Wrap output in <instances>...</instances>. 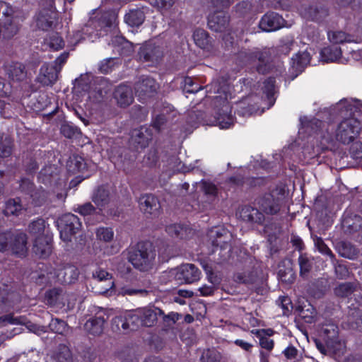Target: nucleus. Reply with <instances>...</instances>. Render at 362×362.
Here are the masks:
<instances>
[{
	"mask_svg": "<svg viewBox=\"0 0 362 362\" xmlns=\"http://www.w3.org/2000/svg\"><path fill=\"white\" fill-rule=\"evenodd\" d=\"M156 257L155 250L149 243H139L129 252V261L141 270H148L151 267Z\"/></svg>",
	"mask_w": 362,
	"mask_h": 362,
	"instance_id": "nucleus-1",
	"label": "nucleus"
},
{
	"mask_svg": "<svg viewBox=\"0 0 362 362\" xmlns=\"http://www.w3.org/2000/svg\"><path fill=\"white\" fill-rule=\"evenodd\" d=\"M361 130V122L354 117L342 119L335 131V139L344 144H348L356 139Z\"/></svg>",
	"mask_w": 362,
	"mask_h": 362,
	"instance_id": "nucleus-2",
	"label": "nucleus"
},
{
	"mask_svg": "<svg viewBox=\"0 0 362 362\" xmlns=\"http://www.w3.org/2000/svg\"><path fill=\"white\" fill-rule=\"evenodd\" d=\"M68 52L62 53L52 64H45L40 69L37 80L44 86L52 85L58 79V75L63 65L66 62Z\"/></svg>",
	"mask_w": 362,
	"mask_h": 362,
	"instance_id": "nucleus-3",
	"label": "nucleus"
},
{
	"mask_svg": "<svg viewBox=\"0 0 362 362\" xmlns=\"http://www.w3.org/2000/svg\"><path fill=\"white\" fill-rule=\"evenodd\" d=\"M13 8L8 4L0 1V35L9 38L18 31V25L13 18Z\"/></svg>",
	"mask_w": 362,
	"mask_h": 362,
	"instance_id": "nucleus-4",
	"label": "nucleus"
},
{
	"mask_svg": "<svg viewBox=\"0 0 362 362\" xmlns=\"http://www.w3.org/2000/svg\"><path fill=\"white\" fill-rule=\"evenodd\" d=\"M158 88V84L153 78L142 76L135 83V94L139 101L144 103L155 95Z\"/></svg>",
	"mask_w": 362,
	"mask_h": 362,
	"instance_id": "nucleus-5",
	"label": "nucleus"
},
{
	"mask_svg": "<svg viewBox=\"0 0 362 362\" xmlns=\"http://www.w3.org/2000/svg\"><path fill=\"white\" fill-rule=\"evenodd\" d=\"M245 63L255 68L260 74H265L269 69V53L267 50H255L245 54Z\"/></svg>",
	"mask_w": 362,
	"mask_h": 362,
	"instance_id": "nucleus-6",
	"label": "nucleus"
},
{
	"mask_svg": "<svg viewBox=\"0 0 362 362\" xmlns=\"http://www.w3.org/2000/svg\"><path fill=\"white\" fill-rule=\"evenodd\" d=\"M60 236L64 242L70 241L71 235L76 234L81 226L79 218L71 214L64 215L60 219Z\"/></svg>",
	"mask_w": 362,
	"mask_h": 362,
	"instance_id": "nucleus-7",
	"label": "nucleus"
},
{
	"mask_svg": "<svg viewBox=\"0 0 362 362\" xmlns=\"http://www.w3.org/2000/svg\"><path fill=\"white\" fill-rule=\"evenodd\" d=\"M212 233H214L217 236V238L213 240L215 252L219 251L221 259L223 261L227 260L230 257L231 252V246L228 243L230 236L229 233L223 228H216Z\"/></svg>",
	"mask_w": 362,
	"mask_h": 362,
	"instance_id": "nucleus-8",
	"label": "nucleus"
},
{
	"mask_svg": "<svg viewBox=\"0 0 362 362\" xmlns=\"http://www.w3.org/2000/svg\"><path fill=\"white\" fill-rule=\"evenodd\" d=\"M36 27L47 31L55 27L57 23V13L54 9L44 8L35 16Z\"/></svg>",
	"mask_w": 362,
	"mask_h": 362,
	"instance_id": "nucleus-9",
	"label": "nucleus"
},
{
	"mask_svg": "<svg viewBox=\"0 0 362 362\" xmlns=\"http://www.w3.org/2000/svg\"><path fill=\"white\" fill-rule=\"evenodd\" d=\"M152 139V132L149 127H141L132 132L130 144L136 150L147 147Z\"/></svg>",
	"mask_w": 362,
	"mask_h": 362,
	"instance_id": "nucleus-10",
	"label": "nucleus"
},
{
	"mask_svg": "<svg viewBox=\"0 0 362 362\" xmlns=\"http://www.w3.org/2000/svg\"><path fill=\"white\" fill-rule=\"evenodd\" d=\"M176 279L186 284H192L199 279L201 272L192 264H185L177 268L175 273Z\"/></svg>",
	"mask_w": 362,
	"mask_h": 362,
	"instance_id": "nucleus-11",
	"label": "nucleus"
},
{
	"mask_svg": "<svg viewBox=\"0 0 362 362\" xmlns=\"http://www.w3.org/2000/svg\"><path fill=\"white\" fill-rule=\"evenodd\" d=\"M109 318L107 311L102 309L93 318L88 320L84 325L85 329L91 334L99 335L103 331L104 324Z\"/></svg>",
	"mask_w": 362,
	"mask_h": 362,
	"instance_id": "nucleus-12",
	"label": "nucleus"
},
{
	"mask_svg": "<svg viewBox=\"0 0 362 362\" xmlns=\"http://www.w3.org/2000/svg\"><path fill=\"white\" fill-rule=\"evenodd\" d=\"M310 56L307 51L299 52L291 59V66L289 69L290 77L293 80L296 78L310 63Z\"/></svg>",
	"mask_w": 362,
	"mask_h": 362,
	"instance_id": "nucleus-13",
	"label": "nucleus"
},
{
	"mask_svg": "<svg viewBox=\"0 0 362 362\" xmlns=\"http://www.w3.org/2000/svg\"><path fill=\"white\" fill-rule=\"evenodd\" d=\"M139 207L141 211L147 216H156L159 214L160 208L158 199L152 194L141 196L139 200Z\"/></svg>",
	"mask_w": 362,
	"mask_h": 362,
	"instance_id": "nucleus-14",
	"label": "nucleus"
},
{
	"mask_svg": "<svg viewBox=\"0 0 362 362\" xmlns=\"http://www.w3.org/2000/svg\"><path fill=\"white\" fill-rule=\"evenodd\" d=\"M9 249L15 255L19 257H24L28 252L26 234L23 233H11Z\"/></svg>",
	"mask_w": 362,
	"mask_h": 362,
	"instance_id": "nucleus-15",
	"label": "nucleus"
},
{
	"mask_svg": "<svg viewBox=\"0 0 362 362\" xmlns=\"http://www.w3.org/2000/svg\"><path fill=\"white\" fill-rule=\"evenodd\" d=\"M0 296L3 309L6 311L13 308L21 301L20 295L7 285H4L3 288H0Z\"/></svg>",
	"mask_w": 362,
	"mask_h": 362,
	"instance_id": "nucleus-16",
	"label": "nucleus"
},
{
	"mask_svg": "<svg viewBox=\"0 0 362 362\" xmlns=\"http://www.w3.org/2000/svg\"><path fill=\"white\" fill-rule=\"evenodd\" d=\"M284 19L276 13L265 14L259 22V28L266 32L274 31L283 26Z\"/></svg>",
	"mask_w": 362,
	"mask_h": 362,
	"instance_id": "nucleus-17",
	"label": "nucleus"
},
{
	"mask_svg": "<svg viewBox=\"0 0 362 362\" xmlns=\"http://www.w3.org/2000/svg\"><path fill=\"white\" fill-rule=\"evenodd\" d=\"M93 277L94 279L97 280L99 284L103 282L105 284V287L95 291L98 293L106 294L112 289L115 286L112 274L101 268H97L93 272Z\"/></svg>",
	"mask_w": 362,
	"mask_h": 362,
	"instance_id": "nucleus-18",
	"label": "nucleus"
},
{
	"mask_svg": "<svg viewBox=\"0 0 362 362\" xmlns=\"http://www.w3.org/2000/svg\"><path fill=\"white\" fill-rule=\"evenodd\" d=\"M229 22V18L223 11H218L208 17L209 28L216 32L223 31Z\"/></svg>",
	"mask_w": 362,
	"mask_h": 362,
	"instance_id": "nucleus-19",
	"label": "nucleus"
},
{
	"mask_svg": "<svg viewBox=\"0 0 362 362\" xmlns=\"http://www.w3.org/2000/svg\"><path fill=\"white\" fill-rule=\"evenodd\" d=\"M113 95L117 103L122 107L129 106L134 100L132 88L127 85L118 86L114 91Z\"/></svg>",
	"mask_w": 362,
	"mask_h": 362,
	"instance_id": "nucleus-20",
	"label": "nucleus"
},
{
	"mask_svg": "<svg viewBox=\"0 0 362 362\" xmlns=\"http://www.w3.org/2000/svg\"><path fill=\"white\" fill-rule=\"evenodd\" d=\"M78 270L74 265L60 267L56 272L57 281L62 284H72L78 276Z\"/></svg>",
	"mask_w": 362,
	"mask_h": 362,
	"instance_id": "nucleus-21",
	"label": "nucleus"
},
{
	"mask_svg": "<svg viewBox=\"0 0 362 362\" xmlns=\"http://www.w3.org/2000/svg\"><path fill=\"white\" fill-rule=\"evenodd\" d=\"M1 322H6L13 325H24L26 328L30 331L38 335H40L46 332L45 327L42 326H38L35 324H33L30 322H25V319L24 317H13L11 315L2 316L0 317Z\"/></svg>",
	"mask_w": 362,
	"mask_h": 362,
	"instance_id": "nucleus-22",
	"label": "nucleus"
},
{
	"mask_svg": "<svg viewBox=\"0 0 362 362\" xmlns=\"http://www.w3.org/2000/svg\"><path fill=\"white\" fill-rule=\"evenodd\" d=\"M33 252L40 258L47 257L52 252L51 238L48 235H42L36 238L33 245Z\"/></svg>",
	"mask_w": 362,
	"mask_h": 362,
	"instance_id": "nucleus-23",
	"label": "nucleus"
},
{
	"mask_svg": "<svg viewBox=\"0 0 362 362\" xmlns=\"http://www.w3.org/2000/svg\"><path fill=\"white\" fill-rule=\"evenodd\" d=\"M237 215L244 221L254 222L261 223L264 218L262 213L259 212L257 209L245 206L242 207Z\"/></svg>",
	"mask_w": 362,
	"mask_h": 362,
	"instance_id": "nucleus-24",
	"label": "nucleus"
},
{
	"mask_svg": "<svg viewBox=\"0 0 362 362\" xmlns=\"http://www.w3.org/2000/svg\"><path fill=\"white\" fill-rule=\"evenodd\" d=\"M6 72L11 80L16 81H23L27 75L25 66L18 62H12L6 65Z\"/></svg>",
	"mask_w": 362,
	"mask_h": 362,
	"instance_id": "nucleus-25",
	"label": "nucleus"
},
{
	"mask_svg": "<svg viewBox=\"0 0 362 362\" xmlns=\"http://www.w3.org/2000/svg\"><path fill=\"white\" fill-rule=\"evenodd\" d=\"M138 310L141 315V325L146 327H152L157 321L158 315H163V311L160 309L143 308Z\"/></svg>",
	"mask_w": 362,
	"mask_h": 362,
	"instance_id": "nucleus-26",
	"label": "nucleus"
},
{
	"mask_svg": "<svg viewBox=\"0 0 362 362\" xmlns=\"http://www.w3.org/2000/svg\"><path fill=\"white\" fill-rule=\"evenodd\" d=\"M92 201L100 210H102L110 201L109 189L103 186L98 187L93 194Z\"/></svg>",
	"mask_w": 362,
	"mask_h": 362,
	"instance_id": "nucleus-27",
	"label": "nucleus"
},
{
	"mask_svg": "<svg viewBox=\"0 0 362 362\" xmlns=\"http://www.w3.org/2000/svg\"><path fill=\"white\" fill-rule=\"evenodd\" d=\"M290 260L282 262V265H279L278 276L281 281L285 284H292L295 280V273L291 267Z\"/></svg>",
	"mask_w": 362,
	"mask_h": 362,
	"instance_id": "nucleus-28",
	"label": "nucleus"
},
{
	"mask_svg": "<svg viewBox=\"0 0 362 362\" xmlns=\"http://www.w3.org/2000/svg\"><path fill=\"white\" fill-rule=\"evenodd\" d=\"M139 54L146 62H157L162 57L160 48L151 44L142 47Z\"/></svg>",
	"mask_w": 362,
	"mask_h": 362,
	"instance_id": "nucleus-29",
	"label": "nucleus"
},
{
	"mask_svg": "<svg viewBox=\"0 0 362 362\" xmlns=\"http://www.w3.org/2000/svg\"><path fill=\"white\" fill-rule=\"evenodd\" d=\"M261 209L267 214H274L280 209V201L271 194L267 195L260 202Z\"/></svg>",
	"mask_w": 362,
	"mask_h": 362,
	"instance_id": "nucleus-30",
	"label": "nucleus"
},
{
	"mask_svg": "<svg viewBox=\"0 0 362 362\" xmlns=\"http://www.w3.org/2000/svg\"><path fill=\"white\" fill-rule=\"evenodd\" d=\"M322 59L325 62H334L341 55V50L338 47L330 46L323 48L320 52Z\"/></svg>",
	"mask_w": 362,
	"mask_h": 362,
	"instance_id": "nucleus-31",
	"label": "nucleus"
},
{
	"mask_svg": "<svg viewBox=\"0 0 362 362\" xmlns=\"http://www.w3.org/2000/svg\"><path fill=\"white\" fill-rule=\"evenodd\" d=\"M46 224L42 218H37L33 221L28 226L29 233L36 238H41L42 235H47L45 234Z\"/></svg>",
	"mask_w": 362,
	"mask_h": 362,
	"instance_id": "nucleus-32",
	"label": "nucleus"
},
{
	"mask_svg": "<svg viewBox=\"0 0 362 362\" xmlns=\"http://www.w3.org/2000/svg\"><path fill=\"white\" fill-rule=\"evenodd\" d=\"M358 287V283L346 282L338 285L334 288L336 296L341 298L348 297L352 294Z\"/></svg>",
	"mask_w": 362,
	"mask_h": 362,
	"instance_id": "nucleus-33",
	"label": "nucleus"
},
{
	"mask_svg": "<svg viewBox=\"0 0 362 362\" xmlns=\"http://www.w3.org/2000/svg\"><path fill=\"white\" fill-rule=\"evenodd\" d=\"M144 13L141 10L130 11L124 17L125 22L130 26H139L144 21Z\"/></svg>",
	"mask_w": 362,
	"mask_h": 362,
	"instance_id": "nucleus-34",
	"label": "nucleus"
},
{
	"mask_svg": "<svg viewBox=\"0 0 362 362\" xmlns=\"http://www.w3.org/2000/svg\"><path fill=\"white\" fill-rule=\"evenodd\" d=\"M13 147V141L7 135H0V158H7L11 156Z\"/></svg>",
	"mask_w": 362,
	"mask_h": 362,
	"instance_id": "nucleus-35",
	"label": "nucleus"
},
{
	"mask_svg": "<svg viewBox=\"0 0 362 362\" xmlns=\"http://www.w3.org/2000/svg\"><path fill=\"white\" fill-rule=\"evenodd\" d=\"M193 38L195 44L202 49H209L210 40L208 33L203 29H197L194 32Z\"/></svg>",
	"mask_w": 362,
	"mask_h": 362,
	"instance_id": "nucleus-36",
	"label": "nucleus"
},
{
	"mask_svg": "<svg viewBox=\"0 0 362 362\" xmlns=\"http://www.w3.org/2000/svg\"><path fill=\"white\" fill-rule=\"evenodd\" d=\"M327 35L329 42L332 44L353 42L351 36L341 30L329 31Z\"/></svg>",
	"mask_w": 362,
	"mask_h": 362,
	"instance_id": "nucleus-37",
	"label": "nucleus"
},
{
	"mask_svg": "<svg viewBox=\"0 0 362 362\" xmlns=\"http://www.w3.org/2000/svg\"><path fill=\"white\" fill-rule=\"evenodd\" d=\"M165 230L170 236L182 239L187 237L189 230L180 224H170L167 226Z\"/></svg>",
	"mask_w": 362,
	"mask_h": 362,
	"instance_id": "nucleus-38",
	"label": "nucleus"
},
{
	"mask_svg": "<svg viewBox=\"0 0 362 362\" xmlns=\"http://www.w3.org/2000/svg\"><path fill=\"white\" fill-rule=\"evenodd\" d=\"M309 14L314 21H321L328 16L327 8L322 4L311 6Z\"/></svg>",
	"mask_w": 362,
	"mask_h": 362,
	"instance_id": "nucleus-39",
	"label": "nucleus"
},
{
	"mask_svg": "<svg viewBox=\"0 0 362 362\" xmlns=\"http://www.w3.org/2000/svg\"><path fill=\"white\" fill-rule=\"evenodd\" d=\"M126 324L128 325L127 327V332L136 330L140 325L141 323V315L139 313V310H136L134 313H131L124 317Z\"/></svg>",
	"mask_w": 362,
	"mask_h": 362,
	"instance_id": "nucleus-40",
	"label": "nucleus"
},
{
	"mask_svg": "<svg viewBox=\"0 0 362 362\" xmlns=\"http://www.w3.org/2000/svg\"><path fill=\"white\" fill-rule=\"evenodd\" d=\"M22 209V205L18 199H10L6 202L4 211L6 216H17Z\"/></svg>",
	"mask_w": 362,
	"mask_h": 362,
	"instance_id": "nucleus-41",
	"label": "nucleus"
},
{
	"mask_svg": "<svg viewBox=\"0 0 362 362\" xmlns=\"http://www.w3.org/2000/svg\"><path fill=\"white\" fill-rule=\"evenodd\" d=\"M221 354L214 349L204 350L201 356L202 362H219L221 360Z\"/></svg>",
	"mask_w": 362,
	"mask_h": 362,
	"instance_id": "nucleus-42",
	"label": "nucleus"
},
{
	"mask_svg": "<svg viewBox=\"0 0 362 362\" xmlns=\"http://www.w3.org/2000/svg\"><path fill=\"white\" fill-rule=\"evenodd\" d=\"M49 327L52 331L55 333L64 334L68 331L67 324L58 318H54L51 320Z\"/></svg>",
	"mask_w": 362,
	"mask_h": 362,
	"instance_id": "nucleus-43",
	"label": "nucleus"
},
{
	"mask_svg": "<svg viewBox=\"0 0 362 362\" xmlns=\"http://www.w3.org/2000/svg\"><path fill=\"white\" fill-rule=\"evenodd\" d=\"M69 168V170L74 173L83 172L86 168V164L83 158L80 156H73L70 158Z\"/></svg>",
	"mask_w": 362,
	"mask_h": 362,
	"instance_id": "nucleus-44",
	"label": "nucleus"
},
{
	"mask_svg": "<svg viewBox=\"0 0 362 362\" xmlns=\"http://www.w3.org/2000/svg\"><path fill=\"white\" fill-rule=\"evenodd\" d=\"M96 237L101 241L110 243L114 238V231L111 228L100 227L96 231Z\"/></svg>",
	"mask_w": 362,
	"mask_h": 362,
	"instance_id": "nucleus-45",
	"label": "nucleus"
},
{
	"mask_svg": "<svg viewBox=\"0 0 362 362\" xmlns=\"http://www.w3.org/2000/svg\"><path fill=\"white\" fill-rule=\"evenodd\" d=\"M57 362H72V356L70 349L64 346H59L58 352L56 354Z\"/></svg>",
	"mask_w": 362,
	"mask_h": 362,
	"instance_id": "nucleus-46",
	"label": "nucleus"
},
{
	"mask_svg": "<svg viewBox=\"0 0 362 362\" xmlns=\"http://www.w3.org/2000/svg\"><path fill=\"white\" fill-rule=\"evenodd\" d=\"M339 253L342 257L349 259H354L357 255V250L351 244L348 243H342L341 249H340Z\"/></svg>",
	"mask_w": 362,
	"mask_h": 362,
	"instance_id": "nucleus-47",
	"label": "nucleus"
},
{
	"mask_svg": "<svg viewBox=\"0 0 362 362\" xmlns=\"http://www.w3.org/2000/svg\"><path fill=\"white\" fill-rule=\"evenodd\" d=\"M300 273L301 276L306 275L312 268V262L305 256L300 255L298 258Z\"/></svg>",
	"mask_w": 362,
	"mask_h": 362,
	"instance_id": "nucleus-48",
	"label": "nucleus"
},
{
	"mask_svg": "<svg viewBox=\"0 0 362 362\" xmlns=\"http://www.w3.org/2000/svg\"><path fill=\"white\" fill-rule=\"evenodd\" d=\"M127 327L128 325L126 324L124 317L117 316L112 319V327L115 331H123L127 332Z\"/></svg>",
	"mask_w": 362,
	"mask_h": 362,
	"instance_id": "nucleus-49",
	"label": "nucleus"
},
{
	"mask_svg": "<svg viewBox=\"0 0 362 362\" xmlns=\"http://www.w3.org/2000/svg\"><path fill=\"white\" fill-rule=\"evenodd\" d=\"M284 354L287 359L293 360L294 362H298L302 358L301 355L298 354V349L293 346H288L284 351Z\"/></svg>",
	"mask_w": 362,
	"mask_h": 362,
	"instance_id": "nucleus-50",
	"label": "nucleus"
},
{
	"mask_svg": "<svg viewBox=\"0 0 362 362\" xmlns=\"http://www.w3.org/2000/svg\"><path fill=\"white\" fill-rule=\"evenodd\" d=\"M274 78H269L264 82L263 91L266 94L267 98L270 100L274 94Z\"/></svg>",
	"mask_w": 362,
	"mask_h": 362,
	"instance_id": "nucleus-51",
	"label": "nucleus"
},
{
	"mask_svg": "<svg viewBox=\"0 0 362 362\" xmlns=\"http://www.w3.org/2000/svg\"><path fill=\"white\" fill-rule=\"evenodd\" d=\"M349 153L353 159H362V143L358 141L354 143L350 148Z\"/></svg>",
	"mask_w": 362,
	"mask_h": 362,
	"instance_id": "nucleus-52",
	"label": "nucleus"
},
{
	"mask_svg": "<svg viewBox=\"0 0 362 362\" xmlns=\"http://www.w3.org/2000/svg\"><path fill=\"white\" fill-rule=\"evenodd\" d=\"M61 132L65 137L71 139L78 134V129L69 124H63L61 127Z\"/></svg>",
	"mask_w": 362,
	"mask_h": 362,
	"instance_id": "nucleus-53",
	"label": "nucleus"
},
{
	"mask_svg": "<svg viewBox=\"0 0 362 362\" xmlns=\"http://www.w3.org/2000/svg\"><path fill=\"white\" fill-rule=\"evenodd\" d=\"M95 211V208L90 202L85 203L84 204L78 206L76 211L78 212L83 216L90 215Z\"/></svg>",
	"mask_w": 362,
	"mask_h": 362,
	"instance_id": "nucleus-54",
	"label": "nucleus"
},
{
	"mask_svg": "<svg viewBox=\"0 0 362 362\" xmlns=\"http://www.w3.org/2000/svg\"><path fill=\"white\" fill-rule=\"evenodd\" d=\"M148 291L145 289H134L127 287H123L121 288L119 293L122 296H146Z\"/></svg>",
	"mask_w": 362,
	"mask_h": 362,
	"instance_id": "nucleus-55",
	"label": "nucleus"
},
{
	"mask_svg": "<svg viewBox=\"0 0 362 362\" xmlns=\"http://www.w3.org/2000/svg\"><path fill=\"white\" fill-rule=\"evenodd\" d=\"M217 120L218 122V125L221 129H228L233 124L232 117L227 114L226 115H222L221 114H219L218 117H217Z\"/></svg>",
	"mask_w": 362,
	"mask_h": 362,
	"instance_id": "nucleus-56",
	"label": "nucleus"
},
{
	"mask_svg": "<svg viewBox=\"0 0 362 362\" xmlns=\"http://www.w3.org/2000/svg\"><path fill=\"white\" fill-rule=\"evenodd\" d=\"M35 205H41L47 199V194L43 189H38L31 194Z\"/></svg>",
	"mask_w": 362,
	"mask_h": 362,
	"instance_id": "nucleus-57",
	"label": "nucleus"
},
{
	"mask_svg": "<svg viewBox=\"0 0 362 362\" xmlns=\"http://www.w3.org/2000/svg\"><path fill=\"white\" fill-rule=\"evenodd\" d=\"M184 89L187 93H196L200 87L193 81L192 78L187 77L184 80Z\"/></svg>",
	"mask_w": 362,
	"mask_h": 362,
	"instance_id": "nucleus-58",
	"label": "nucleus"
},
{
	"mask_svg": "<svg viewBox=\"0 0 362 362\" xmlns=\"http://www.w3.org/2000/svg\"><path fill=\"white\" fill-rule=\"evenodd\" d=\"M59 295V288H54L47 291L45 297L47 303L51 305H56L57 296Z\"/></svg>",
	"mask_w": 362,
	"mask_h": 362,
	"instance_id": "nucleus-59",
	"label": "nucleus"
},
{
	"mask_svg": "<svg viewBox=\"0 0 362 362\" xmlns=\"http://www.w3.org/2000/svg\"><path fill=\"white\" fill-rule=\"evenodd\" d=\"M11 238V233H0V252L9 249L10 239Z\"/></svg>",
	"mask_w": 362,
	"mask_h": 362,
	"instance_id": "nucleus-60",
	"label": "nucleus"
},
{
	"mask_svg": "<svg viewBox=\"0 0 362 362\" xmlns=\"http://www.w3.org/2000/svg\"><path fill=\"white\" fill-rule=\"evenodd\" d=\"M315 245L321 253L329 255L331 257H334L332 251L327 246V245L324 243V241L322 238H317L315 241Z\"/></svg>",
	"mask_w": 362,
	"mask_h": 362,
	"instance_id": "nucleus-61",
	"label": "nucleus"
},
{
	"mask_svg": "<svg viewBox=\"0 0 362 362\" xmlns=\"http://www.w3.org/2000/svg\"><path fill=\"white\" fill-rule=\"evenodd\" d=\"M251 7L248 1H242L235 6V10L240 15H244L250 11Z\"/></svg>",
	"mask_w": 362,
	"mask_h": 362,
	"instance_id": "nucleus-62",
	"label": "nucleus"
},
{
	"mask_svg": "<svg viewBox=\"0 0 362 362\" xmlns=\"http://www.w3.org/2000/svg\"><path fill=\"white\" fill-rule=\"evenodd\" d=\"M49 46L52 49L58 50L59 49L63 47L64 41L60 36H59L57 34H55L50 38Z\"/></svg>",
	"mask_w": 362,
	"mask_h": 362,
	"instance_id": "nucleus-63",
	"label": "nucleus"
},
{
	"mask_svg": "<svg viewBox=\"0 0 362 362\" xmlns=\"http://www.w3.org/2000/svg\"><path fill=\"white\" fill-rule=\"evenodd\" d=\"M114 66L113 59H107L103 61L100 64V70L102 73L107 74L112 71Z\"/></svg>",
	"mask_w": 362,
	"mask_h": 362,
	"instance_id": "nucleus-64",
	"label": "nucleus"
}]
</instances>
